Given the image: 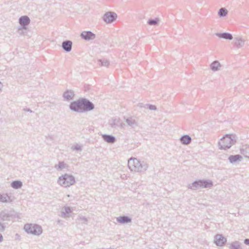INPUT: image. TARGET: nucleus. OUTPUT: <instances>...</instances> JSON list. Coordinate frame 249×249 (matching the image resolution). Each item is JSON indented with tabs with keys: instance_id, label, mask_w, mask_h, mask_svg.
Here are the masks:
<instances>
[{
	"instance_id": "nucleus-1",
	"label": "nucleus",
	"mask_w": 249,
	"mask_h": 249,
	"mask_svg": "<svg viewBox=\"0 0 249 249\" xmlns=\"http://www.w3.org/2000/svg\"><path fill=\"white\" fill-rule=\"evenodd\" d=\"M69 108L71 111L83 113L92 110L94 108V105L89 100L81 98L71 102L69 105Z\"/></svg>"
},
{
	"instance_id": "nucleus-2",
	"label": "nucleus",
	"mask_w": 249,
	"mask_h": 249,
	"mask_svg": "<svg viewBox=\"0 0 249 249\" xmlns=\"http://www.w3.org/2000/svg\"><path fill=\"white\" fill-rule=\"evenodd\" d=\"M128 166L131 171L144 172L148 168V164L145 161H140L137 158H131L128 161Z\"/></svg>"
},
{
	"instance_id": "nucleus-3",
	"label": "nucleus",
	"mask_w": 249,
	"mask_h": 249,
	"mask_svg": "<svg viewBox=\"0 0 249 249\" xmlns=\"http://www.w3.org/2000/svg\"><path fill=\"white\" fill-rule=\"evenodd\" d=\"M235 142L234 135L226 134L218 142L219 148L220 149L226 150L230 148Z\"/></svg>"
},
{
	"instance_id": "nucleus-4",
	"label": "nucleus",
	"mask_w": 249,
	"mask_h": 249,
	"mask_svg": "<svg viewBox=\"0 0 249 249\" xmlns=\"http://www.w3.org/2000/svg\"><path fill=\"white\" fill-rule=\"evenodd\" d=\"M75 182V178L71 175L65 174L59 177L57 183L62 187H68L73 185Z\"/></svg>"
},
{
	"instance_id": "nucleus-5",
	"label": "nucleus",
	"mask_w": 249,
	"mask_h": 249,
	"mask_svg": "<svg viewBox=\"0 0 249 249\" xmlns=\"http://www.w3.org/2000/svg\"><path fill=\"white\" fill-rule=\"evenodd\" d=\"M213 186V182L210 180L199 179L189 184L188 188L192 190H196L199 188H211Z\"/></svg>"
},
{
	"instance_id": "nucleus-6",
	"label": "nucleus",
	"mask_w": 249,
	"mask_h": 249,
	"mask_svg": "<svg viewBox=\"0 0 249 249\" xmlns=\"http://www.w3.org/2000/svg\"><path fill=\"white\" fill-rule=\"evenodd\" d=\"M24 229L27 233L36 235H39L42 232V227L37 224H26Z\"/></svg>"
},
{
	"instance_id": "nucleus-7",
	"label": "nucleus",
	"mask_w": 249,
	"mask_h": 249,
	"mask_svg": "<svg viewBox=\"0 0 249 249\" xmlns=\"http://www.w3.org/2000/svg\"><path fill=\"white\" fill-rule=\"evenodd\" d=\"M17 217V213L14 210H3L0 212V220L3 222L9 221Z\"/></svg>"
},
{
	"instance_id": "nucleus-8",
	"label": "nucleus",
	"mask_w": 249,
	"mask_h": 249,
	"mask_svg": "<svg viewBox=\"0 0 249 249\" xmlns=\"http://www.w3.org/2000/svg\"><path fill=\"white\" fill-rule=\"evenodd\" d=\"M31 20L27 16H22L19 18L18 22L20 25L19 29H24L26 30L28 26L30 23Z\"/></svg>"
},
{
	"instance_id": "nucleus-9",
	"label": "nucleus",
	"mask_w": 249,
	"mask_h": 249,
	"mask_svg": "<svg viewBox=\"0 0 249 249\" xmlns=\"http://www.w3.org/2000/svg\"><path fill=\"white\" fill-rule=\"evenodd\" d=\"M117 17L115 13L112 12H107L103 16V20L106 23H111L115 21Z\"/></svg>"
},
{
	"instance_id": "nucleus-10",
	"label": "nucleus",
	"mask_w": 249,
	"mask_h": 249,
	"mask_svg": "<svg viewBox=\"0 0 249 249\" xmlns=\"http://www.w3.org/2000/svg\"><path fill=\"white\" fill-rule=\"evenodd\" d=\"M227 242V239L222 234H217L214 236V243L217 246L222 247Z\"/></svg>"
},
{
	"instance_id": "nucleus-11",
	"label": "nucleus",
	"mask_w": 249,
	"mask_h": 249,
	"mask_svg": "<svg viewBox=\"0 0 249 249\" xmlns=\"http://www.w3.org/2000/svg\"><path fill=\"white\" fill-rule=\"evenodd\" d=\"M246 40L241 36H235L233 39L234 46L236 49L244 47Z\"/></svg>"
},
{
	"instance_id": "nucleus-12",
	"label": "nucleus",
	"mask_w": 249,
	"mask_h": 249,
	"mask_svg": "<svg viewBox=\"0 0 249 249\" xmlns=\"http://www.w3.org/2000/svg\"><path fill=\"white\" fill-rule=\"evenodd\" d=\"M81 37L87 41L93 40L96 37V35L91 31H83L81 33Z\"/></svg>"
},
{
	"instance_id": "nucleus-13",
	"label": "nucleus",
	"mask_w": 249,
	"mask_h": 249,
	"mask_svg": "<svg viewBox=\"0 0 249 249\" xmlns=\"http://www.w3.org/2000/svg\"><path fill=\"white\" fill-rule=\"evenodd\" d=\"M110 125L112 128L120 127L124 128L125 124L123 123L120 118H113L110 123Z\"/></svg>"
},
{
	"instance_id": "nucleus-14",
	"label": "nucleus",
	"mask_w": 249,
	"mask_h": 249,
	"mask_svg": "<svg viewBox=\"0 0 249 249\" xmlns=\"http://www.w3.org/2000/svg\"><path fill=\"white\" fill-rule=\"evenodd\" d=\"M125 122L131 128H135L138 125V122L133 117H128L125 119Z\"/></svg>"
},
{
	"instance_id": "nucleus-15",
	"label": "nucleus",
	"mask_w": 249,
	"mask_h": 249,
	"mask_svg": "<svg viewBox=\"0 0 249 249\" xmlns=\"http://www.w3.org/2000/svg\"><path fill=\"white\" fill-rule=\"evenodd\" d=\"M74 96V93L72 90H66L63 94V97L64 100L70 101L72 100Z\"/></svg>"
},
{
	"instance_id": "nucleus-16",
	"label": "nucleus",
	"mask_w": 249,
	"mask_h": 249,
	"mask_svg": "<svg viewBox=\"0 0 249 249\" xmlns=\"http://www.w3.org/2000/svg\"><path fill=\"white\" fill-rule=\"evenodd\" d=\"M72 42L71 40H65L62 43V48L66 52H70L72 49Z\"/></svg>"
},
{
	"instance_id": "nucleus-17",
	"label": "nucleus",
	"mask_w": 249,
	"mask_h": 249,
	"mask_svg": "<svg viewBox=\"0 0 249 249\" xmlns=\"http://www.w3.org/2000/svg\"><path fill=\"white\" fill-rule=\"evenodd\" d=\"M215 35L219 38L225 39L227 40H231L233 39L232 35L229 33H215Z\"/></svg>"
},
{
	"instance_id": "nucleus-18",
	"label": "nucleus",
	"mask_w": 249,
	"mask_h": 249,
	"mask_svg": "<svg viewBox=\"0 0 249 249\" xmlns=\"http://www.w3.org/2000/svg\"><path fill=\"white\" fill-rule=\"evenodd\" d=\"M179 141L182 144L188 145L191 142L192 138L188 135H184L180 138Z\"/></svg>"
},
{
	"instance_id": "nucleus-19",
	"label": "nucleus",
	"mask_w": 249,
	"mask_h": 249,
	"mask_svg": "<svg viewBox=\"0 0 249 249\" xmlns=\"http://www.w3.org/2000/svg\"><path fill=\"white\" fill-rule=\"evenodd\" d=\"M117 221L121 224L128 223L131 221V218L127 216H121L117 218Z\"/></svg>"
},
{
	"instance_id": "nucleus-20",
	"label": "nucleus",
	"mask_w": 249,
	"mask_h": 249,
	"mask_svg": "<svg viewBox=\"0 0 249 249\" xmlns=\"http://www.w3.org/2000/svg\"><path fill=\"white\" fill-rule=\"evenodd\" d=\"M242 157L239 154L231 155L229 157V160L231 163H234L242 160Z\"/></svg>"
},
{
	"instance_id": "nucleus-21",
	"label": "nucleus",
	"mask_w": 249,
	"mask_h": 249,
	"mask_svg": "<svg viewBox=\"0 0 249 249\" xmlns=\"http://www.w3.org/2000/svg\"><path fill=\"white\" fill-rule=\"evenodd\" d=\"M102 138L104 140L108 143H113L116 142V138L114 136L104 134L102 135Z\"/></svg>"
},
{
	"instance_id": "nucleus-22",
	"label": "nucleus",
	"mask_w": 249,
	"mask_h": 249,
	"mask_svg": "<svg viewBox=\"0 0 249 249\" xmlns=\"http://www.w3.org/2000/svg\"><path fill=\"white\" fill-rule=\"evenodd\" d=\"M13 199L8 195L7 194L1 195L0 194V202L4 203H10L12 202Z\"/></svg>"
},
{
	"instance_id": "nucleus-23",
	"label": "nucleus",
	"mask_w": 249,
	"mask_h": 249,
	"mask_svg": "<svg viewBox=\"0 0 249 249\" xmlns=\"http://www.w3.org/2000/svg\"><path fill=\"white\" fill-rule=\"evenodd\" d=\"M221 67L220 63L217 60L213 61L210 65V68L213 71H218Z\"/></svg>"
},
{
	"instance_id": "nucleus-24",
	"label": "nucleus",
	"mask_w": 249,
	"mask_h": 249,
	"mask_svg": "<svg viewBox=\"0 0 249 249\" xmlns=\"http://www.w3.org/2000/svg\"><path fill=\"white\" fill-rule=\"evenodd\" d=\"M241 153L245 157L249 158V145H243L241 149Z\"/></svg>"
},
{
	"instance_id": "nucleus-25",
	"label": "nucleus",
	"mask_w": 249,
	"mask_h": 249,
	"mask_svg": "<svg viewBox=\"0 0 249 249\" xmlns=\"http://www.w3.org/2000/svg\"><path fill=\"white\" fill-rule=\"evenodd\" d=\"M97 62L98 64L101 67H108L110 64L109 61L105 58L98 59Z\"/></svg>"
},
{
	"instance_id": "nucleus-26",
	"label": "nucleus",
	"mask_w": 249,
	"mask_h": 249,
	"mask_svg": "<svg viewBox=\"0 0 249 249\" xmlns=\"http://www.w3.org/2000/svg\"><path fill=\"white\" fill-rule=\"evenodd\" d=\"M11 186L14 189H19L22 186V182L20 180H15L11 183Z\"/></svg>"
},
{
	"instance_id": "nucleus-27",
	"label": "nucleus",
	"mask_w": 249,
	"mask_h": 249,
	"mask_svg": "<svg viewBox=\"0 0 249 249\" xmlns=\"http://www.w3.org/2000/svg\"><path fill=\"white\" fill-rule=\"evenodd\" d=\"M229 248L230 249H240V243L239 241L232 242Z\"/></svg>"
},
{
	"instance_id": "nucleus-28",
	"label": "nucleus",
	"mask_w": 249,
	"mask_h": 249,
	"mask_svg": "<svg viewBox=\"0 0 249 249\" xmlns=\"http://www.w3.org/2000/svg\"><path fill=\"white\" fill-rule=\"evenodd\" d=\"M228 11L225 8H221L218 12V15L220 17H226L228 14Z\"/></svg>"
},
{
	"instance_id": "nucleus-29",
	"label": "nucleus",
	"mask_w": 249,
	"mask_h": 249,
	"mask_svg": "<svg viewBox=\"0 0 249 249\" xmlns=\"http://www.w3.org/2000/svg\"><path fill=\"white\" fill-rule=\"evenodd\" d=\"M159 18H156L155 19L150 18L148 20L147 23L149 25H157L159 23Z\"/></svg>"
},
{
	"instance_id": "nucleus-30",
	"label": "nucleus",
	"mask_w": 249,
	"mask_h": 249,
	"mask_svg": "<svg viewBox=\"0 0 249 249\" xmlns=\"http://www.w3.org/2000/svg\"><path fill=\"white\" fill-rule=\"evenodd\" d=\"M66 165L64 161H59L58 165L55 166V168L58 170H61L65 168Z\"/></svg>"
},
{
	"instance_id": "nucleus-31",
	"label": "nucleus",
	"mask_w": 249,
	"mask_h": 249,
	"mask_svg": "<svg viewBox=\"0 0 249 249\" xmlns=\"http://www.w3.org/2000/svg\"><path fill=\"white\" fill-rule=\"evenodd\" d=\"M71 208L69 207H65V212H62L61 213V216L63 217H65L66 216V213H71Z\"/></svg>"
},
{
	"instance_id": "nucleus-32",
	"label": "nucleus",
	"mask_w": 249,
	"mask_h": 249,
	"mask_svg": "<svg viewBox=\"0 0 249 249\" xmlns=\"http://www.w3.org/2000/svg\"><path fill=\"white\" fill-rule=\"evenodd\" d=\"M6 227V223L0 222V232H3Z\"/></svg>"
},
{
	"instance_id": "nucleus-33",
	"label": "nucleus",
	"mask_w": 249,
	"mask_h": 249,
	"mask_svg": "<svg viewBox=\"0 0 249 249\" xmlns=\"http://www.w3.org/2000/svg\"><path fill=\"white\" fill-rule=\"evenodd\" d=\"M78 220H79V221H81V222H82L83 223L87 224L88 219H87V218L86 217H85V216H79Z\"/></svg>"
},
{
	"instance_id": "nucleus-34",
	"label": "nucleus",
	"mask_w": 249,
	"mask_h": 249,
	"mask_svg": "<svg viewBox=\"0 0 249 249\" xmlns=\"http://www.w3.org/2000/svg\"><path fill=\"white\" fill-rule=\"evenodd\" d=\"M71 149L73 150L81 151L82 150V146L78 144H76V145L72 146Z\"/></svg>"
},
{
	"instance_id": "nucleus-35",
	"label": "nucleus",
	"mask_w": 249,
	"mask_h": 249,
	"mask_svg": "<svg viewBox=\"0 0 249 249\" xmlns=\"http://www.w3.org/2000/svg\"><path fill=\"white\" fill-rule=\"evenodd\" d=\"M148 106V108L151 110H156L157 109V107L155 105H147Z\"/></svg>"
},
{
	"instance_id": "nucleus-36",
	"label": "nucleus",
	"mask_w": 249,
	"mask_h": 249,
	"mask_svg": "<svg viewBox=\"0 0 249 249\" xmlns=\"http://www.w3.org/2000/svg\"><path fill=\"white\" fill-rule=\"evenodd\" d=\"M24 29H19V27L18 28V33L19 36H22L24 34V32L23 31Z\"/></svg>"
},
{
	"instance_id": "nucleus-37",
	"label": "nucleus",
	"mask_w": 249,
	"mask_h": 249,
	"mask_svg": "<svg viewBox=\"0 0 249 249\" xmlns=\"http://www.w3.org/2000/svg\"><path fill=\"white\" fill-rule=\"evenodd\" d=\"M244 243L247 245L249 246V239L247 238L244 240Z\"/></svg>"
},
{
	"instance_id": "nucleus-38",
	"label": "nucleus",
	"mask_w": 249,
	"mask_h": 249,
	"mask_svg": "<svg viewBox=\"0 0 249 249\" xmlns=\"http://www.w3.org/2000/svg\"><path fill=\"white\" fill-rule=\"evenodd\" d=\"M3 238L2 234L0 233V243L3 241Z\"/></svg>"
},
{
	"instance_id": "nucleus-39",
	"label": "nucleus",
	"mask_w": 249,
	"mask_h": 249,
	"mask_svg": "<svg viewBox=\"0 0 249 249\" xmlns=\"http://www.w3.org/2000/svg\"><path fill=\"white\" fill-rule=\"evenodd\" d=\"M24 110L25 111H27L28 112H30L31 113H32L33 112L30 108H26L24 109Z\"/></svg>"
},
{
	"instance_id": "nucleus-40",
	"label": "nucleus",
	"mask_w": 249,
	"mask_h": 249,
	"mask_svg": "<svg viewBox=\"0 0 249 249\" xmlns=\"http://www.w3.org/2000/svg\"><path fill=\"white\" fill-rule=\"evenodd\" d=\"M3 88V85L0 82V93L1 92L2 90V89Z\"/></svg>"
},
{
	"instance_id": "nucleus-41",
	"label": "nucleus",
	"mask_w": 249,
	"mask_h": 249,
	"mask_svg": "<svg viewBox=\"0 0 249 249\" xmlns=\"http://www.w3.org/2000/svg\"><path fill=\"white\" fill-rule=\"evenodd\" d=\"M16 236H18V233L16 234Z\"/></svg>"
}]
</instances>
